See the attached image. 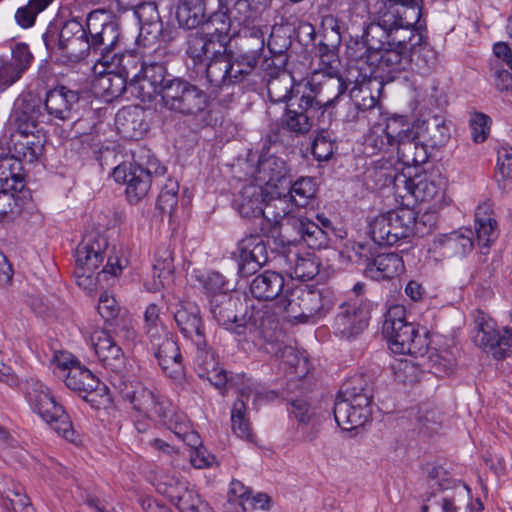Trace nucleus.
Wrapping results in <instances>:
<instances>
[{"label": "nucleus", "mask_w": 512, "mask_h": 512, "mask_svg": "<svg viewBox=\"0 0 512 512\" xmlns=\"http://www.w3.org/2000/svg\"><path fill=\"white\" fill-rule=\"evenodd\" d=\"M382 333L393 353L406 355L416 353L418 350V331L412 323L406 321V311L401 305H393L387 310Z\"/></svg>", "instance_id": "obj_14"}, {"label": "nucleus", "mask_w": 512, "mask_h": 512, "mask_svg": "<svg viewBox=\"0 0 512 512\" xmlns=\"http://www.w3.org/2000/svg\"><path fill=\"white\" fill-rule=\"evenodd\" d=\"M118 389L136 412L147 417H158L164 425L172 427L173 407L167 399L156 396L139 381H120Z\"/></svg>", "instance_id": "obj_12"}, {"label": "nucleus", "mask_w": 512, "mask_h": 512, "mask_svg": "<svg viewBox=\"0 0 512 512\" xmlns=\"http://www.w3.org/2000/svg\"><path fill=\"white\" fill-rule=\"evenodd\" d=\"M421 225L425 226L426 220L416 217L412 209L400 208L375 216L369 222L368 233L374 244L392 246L409 237L414 228L418 233H424Z\"/></svg>", "instance_id": "obj_6"}, {"label": "nucleus", "mask_w": 512, "mask_h": 512, "mask_svg": "<svg viewBox=\"0 0 512 512\" xmlns=\"http://www.w3.org/2000/svg\"><path fill=\"white\" fill-rule=\"evenodd\" d=\"M280 65H276L274 60L264 58L261 69L265 71L271 79L267 83V92L270 101L274 103L288 102L291 103L299 98L302 91L305 90V79H301L296 83L293 75L282 73L278 75Z\"/></svg>", "instance_id": "obj_17"}, {"label": "nucleus", "mask_w": 512, "mask_h": 512, "mask_svg": "<svg viewBox=\"0 0 512 512\" xmlns=\"http://www.w3.org/2000/svg\"><path fill=\"white\" fill-rule=\"evenodd\" d=\"M475 323L476 332L473 339L476 345L497 360L512 358L511 329H498L494 320L482 312L478 313Z\"/></svg>", "instance_id": "obj_15"}, {"label": "nucleus", "mask_w": 512, "mask_h": 512, "mask_svg": "<svg viewBox=\"0 0 512 512\" xmlns=\"http://www.w3.org/2000/svg\"><path fill=\"white\" fill-rule=\"evenodd\" d=\"M272 192L255 183L246 185L234 200L235 208L244 218L263 217L270 220V210L275 208Z\"/></svg>", "instance_id": "obj_19"}, {"label": "nucleus", "mask_w": 512, "mask_h": 512, "mask_svg": "<svg viewBox=\"0 0 512 512\" xmlns=\"http://www.w3.org/2000/svg\"><path fill=\"white\" fill-rule=\"evenodd\" d=\"M107 248V241L101 236H87L76 250V270L78 284L89 280L93 272L98 269L103 261V252Z\"/></svg>", "instance_id": "obj_21"}, {"label": "nucleus", "mask_w": 512, "mask_h": 512, "mask_svg": "<svg viewBox=\"0 0 512 512\" xmlns=\"http://www.w3.org/2000/svg\"><path fill=\"white\" fill-rule=\"evenodd\" d=\"M115 181L126 184V195L131 203H137L149 192L152 179L144 172L142 164L123 162L113 169Z\"/></svg>", "instance_id": "obj_23"}, {"label": "nucleus", "mask_w": 512, "mask_h": 512, "mask_svg": "<svg viewBox=\"0 0 512 512\" xmlns=\"http://www.w3.org/2000/svg\"><path fill=\"white\" fill-rule=\"evenodd\" d=\"M317 219L321 223V226L303 216L287 217V223L296 231L298 240L305 242L311 249L325 248L329 242L325 228L330 227V220L323 216H317ZM294 240H297V238Z\"/></svg>", "instance_id": "obj_27"}, {"label": "nucleus", "mask_w": 512, "mask_h": 512, "mask_svg": "<svg viewBox=\"0 0 512 512\" xmlns=\"http://www.w3.org/2000/svg\"><path fill=\"white\" fill-rule=\"evenodd\" d=\"M91 342L99 362L117 375L125 370V356L121 347L112 336L104 331H95L91 335Z\"/></svg>", "instance_id": "obj_26"}, {"label": "nucleus", "mask_w": 512, "mask_h": 512, "mask_svg": "<svg viewBox=\"0 0 512 512\" xmlns=\"http://www.w3.org/2000/svg\"><path fill=\"white\" fill-rule=\"evenodd\" d=\"M429 362L436 375L449 374L455 366L454 357L447 351L430 353Z\"/></svg>", "instance_id": "obj_64"}, {"label": "nucleus", "mask_w": 512, "mask_h": 512, "mask_svg": "<svg viewBox=\"0 0 512 512\" xmlns=\"http://www.w3.org/2000/svg\"><path fill=\"white\" fill-rule=\"evenodd\" d=\"M385 33L378 38V45H372L370 41L369 25L364 32L366 44V55L357 59L356 70H360L362 76L357 80L373 79L380 76L378 73H399L411 67L413 54L406 48L401 49L394 45H388L385 40Z\"/></svg>", "instance_id": "obj_4"}, {"label": "nucleus", "mask_w": 512, "mask_h": 512, "mask_svg": "<svg viewBox=\"0 0 512 512\" xmlns=\"http://www.w3.org/2000/svg\"><path fill=\"white\" fill-rule=\"evenodd\" d=\"M334 293L328 289L296 287L284 294L280 305L288 317L302 323H315L334 306Z\"/></svg>", "instance_id": "obj_5"}, {"label": "nucleus", "mask_w": 512, "mask_h": 512, "mask_svg": "<svg viewBox=\"0 0 512 512\" xmlns=\"http://www.w3.org/2000/svg\"><path fill=\"white\" fill-rule=\"evenodd\" d=\"M42 38L47 50L71 62H79L91 52L88 29L75 19L65 22L61 29L49 26Z\"/></svg>", "instance_id": "obj_9"}, {"label": "nucleus", "mask_w": 512, "mask_h": 512, "mask_svg": "<svg viewBox=\"0 0 512 512\" xmlns=\"http://www.w3.org/2000/svg\"><path fill=\"white\" fill-rule=\"evenodd\" d=\"M316 194V185L312 178L301 177L289 185L287 192L273 191L271 199L275 208H281V212L273 214V220L278 221L282 216L291 213V206L305 207Z\"/></svg>", "instance_id": "obj_20"}, {"label": "nucleus", "mask_w": 512, "mask_h": 512, "mask_svg": "<svg viewBox=\"0 0 512 512\" xmlns=\"http://www.w3.org/2000/svg\"><path fill=\"white\" fill-rule=\"evenodd\" d=\"M155 356L162 370L172 379H180L184 374L182 356L175 338L166 334L158 344Z\"/></svg>", "instance_id": "obj_36"}, {"label": "nucleus", "mask_w": 512, "mask_h": 512, "mask_svg": "<svg viewBox=\"0 0 512 512\" xmlns=\"http://www.w3.org/2000/svg\"><path fill=\"white\" fill-rule=\"evenodd\" d=\"M361 76L362 73H360V70H356L355 63L349 67L348 80L354 82V86L350 89V100L352 105H355V109L367 112L376 106L377 100L368 86V82L372 79L357 80Z\"/></svg>", "instance_id": "obj_47"}, {"label": "nucleus", "mask_w": 512, "mask_h": 512, "mask_svg": "<svg viewBox=\"0 0 512 512\" xmlns=\"http://www.w3.org/2000/svg\"><path fill=\"white\" fill-rule=\"evenodd\" d=\"M172 427H168L173 433L186 442L191 448L198 447L199 436L194 432L190 431L185 421V417L182 414H177L172 411Z\"/></svg>", "instance_id": "obj_60"}, {"label": "nucleus", "mask_w": 512, "mask_h": 512, "mask_svg": "<svg viewBox=\"0 0 512 512\" xmlns=\"http://www.w3.org/2000/svg\"><path fill=\"white\" fill-rule=\"evenodd\" d=\"M281 360L297 377H304L309 372L307 357L291 346H287L281 351Z\"/></svg>", "instance_id": "obj_56"}, {"label": "nucleus", "mask_w": 512, "mask_h": 512, "mask_svg": "<svg viewBox=\"0 0 512 512\" xmlns=\"http://www.w3.org/2000/svg\"><path fill=\"white\" fill-rule=\"evenodd\" d=\"M223 16L229 20V29L232 27L244 28L257 24L262 21L257 10L253 9L248 0H236L231 8H229Z\"/></svg>", "instance_id": "obj_51"}, {"label": "nucleus", "mask_w": 512, "mask_h": 512, "mask_svg": "<svg viewBox=\"0 0 512 512\" xmlns=\"http://www.w3.org/2000/svg\"><path fill=\"white\" fill-rule=\"evenodd\" d=\"M79 100L78 92L70 90L65 86H60L47 93L45 108L53 119L68 121L75 117Z\"/></svg>", "instance_id": "obj_32"}, {"label": "nucleus", "mask_w": 512, "mask_h": 512, "mask_svg": "<svg viewBox=\"0 0 512 512\" xmlns=\"http://www.w3.org/2000/svg\"><path fill=\"white\" fill-rule=\"evenodd\" d=\"M178 189V183L172 179H169L162 188L158 196L157 206L163 213L171 216L176 210Z\"/></svg>", "instance_id": "obj_59"}, {"label": "nucleus", "mask_w": 512, "mask_h": 512, "mask_svg": "<svg viewBox=\"0 0 512 512\" xmlns=\"http://www.w3.org/2000/svg\"><path fill=\"white\" fill-rule=\"evenodd\" d=\"M170 78L163 64L143 61L140 71L130 79L128 91L141 101H151L158 94L162 97L164 86Z\"/></svg>", "instance_id": "obj_16"}, {"label": "nucleus", "mask_w": 512, "mask_h": 512, "mask_svg": "<svg viewBox=\"0 0 512 512\" xmlns=\"http://www.w3.org/2000/svg\"><path fill=\"white\" fill-rule=\"evenodd\" d=\"M176 324L184 335L195 346L205 344V333L199 307L192 302H180L174 312Z\"/></svg>", "instance_id": "obj_31"}, {"label": "nucleus", "mask_w": 512, "mask_h": 512, "mask_svg": "<svg viewBox=\"0 0 512 512\" xmlns=\"http://www.w3.org/2000/svg\"><path fill=\"white\" fill-rule=\"evenodd\" d=\"M237 253L238 272L244 277L254 274L268 261L266 242L260 235H249L240 240Z\"/></svg>", "instance_id": "obj_24"}, {"label": "nucleus", "mask_w": 512, "mask_h": 512, "mask_svg": "<svg viewBox=\"0 0 512 512\" xmlns=\"http://www.w3.org/2000/svg\"><path fill=\"white\" fill-rule=\"evenodd\" d=\"M198 279L206 292L211 296V299L220 293H230L232 291L224 276L219 272L210 271L202 274Z\"/></svg>", "instance_id": "obj_58"}, {"label": "nucleus", "mask_w": 512, "mask_h": 512, "mask_svg": "<svg viewBox=\"0 0 512 512\" xmlns=\"http://www.w3.org/2000/svg\"><path fill=\"white\" fill-rule=\"evenodd\" d=\"M370 310L367 304L348 302L339 307L334 320V333L341 339H354L368 326Z\"/></svg>", "instance_id": "obj_18"}, {"label": "nucleus", "mask_w": 512, "mask_h": 512, "mask_svg": "<svg viewBox=\"0 0 512 512\" xmlns=\"http://www.w3.org/2000/svg\"><path fill=\"white\" fill-rule=\"evenodd\" d=\"M161 102L171 112L196 116L205 110L207 96L203 90L187 80L171 77L164 86Z\"/></svg>", "instance_id": "obj_11"}, {"label": "nucleus", "mask_w": 512, "mask_h": 512, "mask_svg": "<svg viewBox=\"0 0 512 512\" xmlns=\"http://www.w3.org/2000/svg\"><path fill=\"white\" fill-rule=\"evenodd\" d=\"M206 77L211 86L215 88H222L238 82L232 75L230 55L226 52L213 54L206 65Z\"/></svg>", "instance_id": "obj_44"}, {"label": "nucleus", "mask_w": 512, "mask_h": 512, "mask_svg": "<svg viewBox=\"0 0 512 512\" xmlns=\"http://www.w3.org/2000/svg\"><path fill=\"white\" fill-rule=\"evenodd\" d=\"M172 503L182 512H210L209 505L201 500L199 495L189 489L188 486L179 494V498H176Z\"/></svg>", "instance_id": "obj_57"}, {"label": "nucleus", "mask_w": 512, "mask_h": 512, "mask_svg": "<svg viewBox=\"0 0 512 512\" xmlns=\"http://www.w3.org/2000/svg\"><path fill=\"white\" fill-rule=\"evenodd\" d=\"M376 17L369 24L370 41L378 45V38L384 35V30L393 25L417 28L420 24L421 9L417 6L402 5L392 0H378L374 5Z\"/></svg>", "instance_id": "obj_13"}, {"label": "nucleus", "mask_w": 512, "mask_h": 512, "mask_svg": "<svg viewBox=\"0 0 512 512\" xmlns=\"http://www.w3.org/2000/svg\"><path fill=\"white\" fill-rule=\"evenodd\" d=\"M473 249L471 231L466 233L454 231L437 236L429 248V252L442 257L465 256Z\"/></svg>", "instance_id": "obj_33"}, {"label": "nucleus", "mask_w": 512, "mask_h": 512, "mask_svg": "<svg viewBox=\"0 0 512 512\" xmlns=\"http://www.w3.org/2000/svg\"><path fill=\"white\" fill-rule=\"evenodd\" d=\"M64 382L69 389L78 392H92L98 387L96 376L80 363H74L70 367Z\"/></svg>", "instance_id": "obj_49"}, {"label": "nucleus", "mask_w": 512, "mask_h": 512, "mask_svg": "<svg viewBox=\"0 0 512 512\" xmlns=\"http://www.w3.org/2000/svg\"><path fill=\"white\" fill-rule=\"evenodd\" d=\"M475 231L480 248H488L498 237L497 222L492 217V204L488 201L476 208Z\"/></svg>", "instance_id": "obj_41"}, {"label": "nucleus", "mask_w": 512, "mask_h": 512, "mask_svg": "<svg viewBox=\"0 0 512 512\" xmlns=\"http://www.w3.org/2000/svg\"><path fill=\"white\" fill-rule=\"evenodd\" d=\"M430 475L439 490L427 499L423 512H468L471 491L466 484L448 478L442 467L433 468Z\"/></svg>", "instance_id": "obj_10"}, {"label": "nucleus", "mask_w": 512, "mask_h": 512, "mask_svg": "<svg viewBox=\"0 0 512 512\" xmlns=\"http://www.w3.org/2000/svg\"><path fill=\"white\" fill-rule=\"evenodd\" d=\"M391 369L395 380L400 383H412L418 378V368L408 359H395Z\"/></svg>", "instance_id": "obj_61"}, {"label": "nucleus", "mask_w": 512, "mask_h": 512, "mask_svg": "<svg viewBox=\"0 0 512 512\" xmlns=\"http://www.w3.org/2000/svg\"><path fill=\"white\" fill-rule=\"evenodd\" d=\"M225 28H221V33H193L187 39L188 56L195 63H203L213 54L227 52L226 35H222Z\"/></svg>", "instance_id": "obj_28"}, {"label": "nucleus", "mask_w": 512, "mask_h": 512, "mask_svg": "<svg viewBox=\"0 0 512 512\" xmlns=\"http://www.w3.org/2000/svg\"><path fill=\"white\" fill-rule=\"evenodd\" d=\"M288 166L282 158L262 153L252 177L255 184L261 185L266 191H279V184L286 181Z\"/></svg>", "instance_id": "obj_25"}, {"label": "nucleus", "mask_w": 512, "mask_h": 512, "mask_svg": "<svg viewBox=\"0 0 512 512\" xmlns=\"http://www.w3.org/2000/svg\"><path fill=\"white\" fill-rule=\"evenodd\" d=\"M45 136L42 133H11L0 139V145L24 164H32L40 159L44 151Z\"/></svg>", "instance_id": "obj_22"}, {"label": "nucleus", "mask_w": 512, "mask_h": 512, "mask_svg": "<svg viewBox=\"0 0 512 512\" xmlns=\"http://www.w3.org/2000/svg\"><path fill=\"white\" fill-rule=\"evenodd\" d=\"M401 121L390 120L385 127L378 124L373 126L364 139V152L367 155H374L386 151L390 146L396 145L397 134L401 128Z\"/></svg>", "instance_id": "obj_34"}, {"label": "nucleus", "mask_w": 512, "mask_h": 512, "mask_svg": "<svg viewBox=\"0 0 512 512\" xmlns=\"http://www.w3.org/2000/svg\"><path fill=\"white\" fill-rule=\"evenodd\" d=\"M53 0H29L28 4L17 9L15 20L22 28L34 25L36 16L45 10Z\"/></svg>", "instance_id": "obj_55"}, {"label": "nucleus", "mask_w": 512, "mask_h": 512, "mask_svg": "<svg viewBox=\"0 0 512 512\" xmlns=\"http://www.w3.org/2000/svg\"><path fill=\"white\" fill-rule=\"evenodd\" d=\"M397 154L406 165H420L428 159L426 145L420 141V132L414 131L407 124L401 125L397 134Z\"/></svg>", "instance_id": "obj_29"}, {"label": "nucleus", "mask_w": 512, "mask_h": 512, "mask_svg": "<svg viewBox=\"0 0 512 512\" xmlns=\"http://www.w3.org/2000/svg\"><path fill=\"white\" fill-rule=\"evenodd\" d=\"M128 77L129 72L125 67L121 72H100L99 76L93 82V88L95 92L105 98L106 101H112L121 97L124 93H129Z\"/></svg>", "instance_id": "obj_38"}, {"label": "nucleus", "mask_w": 512, "mask_h": 512, "mask_svg": "<svg viewBox=\"0 0 512 512\" xmlns=\"http://www.w3.org/2000/svg\"><path fill=\"white\" fill-rule=\"evenodd\" d=\"M284 284V278L280 273L264 271L251 281L249 290L257 300L272 301L283 292Z\"/></svg>", "instance_id": "obj_40"}, {"label": "nucleus", "mask_w": 512, "mask_h": 512, "mask_svg": "<svg viewBox=\"0 0 512 512\" xmlns=\"http://www.w3.org/2000/svg\"><path fill=\"white\" fill-rule=\"evenodd\" d=\"M232 64V75L237 81H242L245 77L252 75L258 69L261 56L253 53L243 52L237 49L230 56Z\"/></svg>", "instance_id": "obj_53"}, {"label": "nucleus", "mask_w": 512, "mask_h": 512, "mask_svg": "<svg viewBox=\"0 0 512 512\" xmlns=\"http://www.w3.org/2000/svg\"><path fill=\"white\" fill-rule=\"evenodd\" d=\"M320 56H319V68L315 69L310 78H305V83L307 81H312L313 77L317 75L316 82H325L327 79H337L343 84V89L345 90V84L340 77H337L338 71V59L335 52L330 49L327 45L319 48Z\"/></svg>", "instance_id": "obj_52"}, {"label": "nucleus", "mask_w": 512, "mask_h": 512, "mask_svg": "<svg viewBox=\"0 0 512 512\" xmlns=\"http://www.w3.org/2000/svg\"><path fill=\"white\" fill-rule=\"evenodd\" d=\"M404 262L396 253L380 254L365 267L367 277L375 281L393 279L404 271Z\"/></svg>", "instance_id": "obj_39"}, {"label": "nucleus", "mask_w": 512, "mask_h": 512, "mask_svg": "<svg viewBox=\"0 0 512 512\" xmlns=\"http://www.w3.org/2000/svg\"><path fill=\"white\" fill-rule=\"evenodd\" d=\"M115 120L118 131L125 138L138 139L147 129V125L142 120V112L136 107L121 109L116 114Z\"/></svg>", "instance_id": "obj_48"}, {"label": "nucleus", "mask_w": 512, "mask_h": 512, "mask_svg": "<svg viewBox=\"0 0 512 512\" xmlns=\"http://www.w3.org/2000/svg\"><path fill=\"white\" fill-rule=\"evenodd\" d=\"M418 129L422 133L423 141L431 147H442L450 139V129L446 125L445 120L439 116H434L432 119L424 121Z\"/></svg>", "instance_id": "obj_50"}, {"label": "nucleus", "mask_w": 512, "mask_h": 512, "mask_svg": "<svg viewBox=\"0 0 512 512\" xmlns=\"http://www.w3.org/2000/svg\"><path fill=\"white\" fill-rule=\"evenodd\" d=\"M26 399L34 412L66 440L76 443L78 435L72 427L69 416L58 404L50 389L42 382L30 379L25 388Z\"/></svg>", "instance_id": "obj_7"}, {"label": "nucleus", "mask_w": 512, "mask_h": 512, "mask_svg": "<svg viewBox=\"0 0 512 512\" xmlns=\"http://www.w3.org/2000/svg\"><path fill=\"white\" fill-rule=\"evenodd\" d=\"M262 22L257 21V24L252 26H246L239 30L235 29L234 32L238 33L237 49L262 57L265 47V34L268 32V27Z\"/></svg>", "instance_id": "obj_45"}, {"label": "nucleus", "mask_w": 512, "mask_h": 512, "mask_svg": "<svg viewBox=\"0 0 512 512\" xmlns=\"http://www.w3.org/2000/svg\"><path fill=\"white\" fill-rule=\"evenodd\" d=\"M4 507L11 512H35L29 497L21 487L11 490Z\"/></svg>", "instance_id": "obj_62"}, {"label": "nucleus", "mask_w": 512, "mask_h": 512, "mask_svg": "<svg viewBox=\"0 0 512 512\" xmlns=\"http://www.w3.org/2000/svg\"><path fill=\"white\" fill-rule=\"evenodd\" d=\"M239 302L231 293H220L211 299V313L217 323L227 330L240 333L238 329L242 327L243 318L236 315V307Z\"/></svg>", "instance_id": "obj_35"}, {"label": "nucleus", "mask_w": 512, "mask_h": 512, "mask_svg": "<svg viewBox=\"0 0 512 512\" xmlns=\"http://www.w3.org/2000/svg\"><path fill=\"white\" fill-rule=\"evenodd\" d=\"M23 165L13 157L5 145L0 147V189L18 190L22 188Z\"/></svg>", "instance_id": "obj_43"}, {"label": "nucleus", "mask_w": 512, "mask_h": 512, "mask_svg": "<svg viewBox=\"0 0 512 512\" xmlns=\"http://www.w3.org/2000/svg\"><path fill=\"white\" fill-rule=\"evenodd\" d=\"M41 116V100L31 95L18 98L12 112L13 133H41L38 119Z\"/></svg>", "instance_id": "obj_30"}, {"label": "nucleus", "mask_w": 512, "mask_h": 512, "mask_svg": "<svg viewBox=\"0 0 512 512\" xmlns=\"http://www.w3.org/2000/svg\"><path fill=\"white\" fill-rule=\"evenodd\" d=\"M374 173L378 177V181L383 182L382 185L393 183L398 196L405 198L410 195L415 201L422 204V210H425V213L418 218L421 220L427 218L429 229L435 225V214L445 204V183L443 181L424 178L415 182L405 175H396L391 167L383 166L379 169L376 167Z\"/></svg>", "instance_id": "obj_2"}, {"label": "nucleus", "mask_w": 512, "mask_h": 512, "mask_svg": "<svg viewBox=\"0 0 512 512\" xmlns=\"http://www.w3.org/2000/svg\"><path fill=\"white\" fill-rule=\"evenodd\" d=\"M242 326L251 327L259 331L260 335L272 340L279 326L276 314L267 305L251 306L243 316Z\"/></svg>", "instance_id": "obj_37"}, {"label": "nucleus", "mask_w": 512, "mask_h": 512, "mask_svg": "<svg viewBox=\"0 0 512 512\" xmlns=\"http://www.w3.org/2000/svg\"><path fill=\"white\" fill-rule=\"evenodd\" d=\"M334 151V144L327 132L322 130L312 143V154L318 161L328 160Z\"/></svg>", "instance_id": "obj_63"}, {"label": "nucleus", "mask_w": 512, "mask_h": 512, "mask_svg": "<svg viewBox=\"0 0 512 512\" xmlns=\"http://www.w3.org/2000/svg\"><path fill=\"white\" fill-rule=\"evenodd\" d=\"M421 29L422 25H419L417 28H411L396 24L385 29V40L388 42V45H394L403 50L406 48L413 54L423 40Z\"/></svg>", "instance_id": "obj_46"}, {"label": "nucleus", "mask_w": 512, "mask_h": 512, "mask_svg": "<svg viewBox=\"0 0 512 512\" xmlns=\"http://www.w3.org/2000/svg\"><path fill=\"white\" fill-rule=\"evenodd\" d=\"M372 385L362 376L347 380L334 404V418L339 427L350 431L363 426L370 418Z\"/></svg>", "instance_id": "obj_3"}, {"label": "nucleus", "mask_w": 512, "mask_h": 512, "mask_svg": "<svg viewBox=\"0 0 512 512\" xmlns=\"http://www.w3.org/2000/svg\"><path fill=\"white\" fill-rule=\"evenodd\" d=\"M316 77L305 83V90L298 99L287 104L281 117V128L297 137L306 135L344 93L339 80L330 78L321 83L316 82Z\"/></svg>", "instance_id": "obj_1"}, {"label": "nucleus", "mask_w": 512, "mask_h": 512, "mask_svg": "<svg viewBox=\"0 0 512 512\" xmlns=\"http://www.w3.org/2000/svg\"><path fill=\"white\" fill-rule=\"evenodd\" d=\"M156 490L165 495L171 502L179 498V494L185 487L188 486L187 482L178 478L175 474L168 472H161L156 476Z\"/></svg>", "instance_id": "obj_54"}, {"label": "nucleus", "mask_w": 512, "mask_h": 512, "mask_svg": "<svg viewBox=\"0 0 512 512\" xmlns=\"http://www.w3.org/2000/svg\"><path fill=\"white\" fill-rule=\"evenodd\" d=\"M284 260L285 271L291 278L307 281L313 279L319 272V261L314 254L300 255L289 251L284 256Z\"/></svg>", "instance_id": "obj_42"}, {"label": "nucleus", "mask_w": 512, "mask_h": 512, "mask_svg": "<svg viewBox=\"0 0 512 512\" xmlns=\"http://www.w3.org/2000/svg\"><path fill=\"white\" fill-rule=\"evenodd\" d=\"M91 52L99 53L103 66H112L121 51V32L118 22L105 9L91 11L86 20Z\"/></svg>", "instance_id": "obj_8"}]
</instances>
